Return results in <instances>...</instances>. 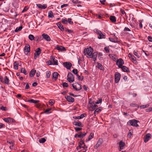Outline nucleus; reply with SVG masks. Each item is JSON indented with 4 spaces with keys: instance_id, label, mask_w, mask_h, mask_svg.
<instances>
[{
    "instance_id": "obj_1",
    "label": "nucleus",
    "mask_w": 152,
    "mask_h": 152,
    "mask_svg": "<svg viewBox=\"0 0 152 152\" xmlns=\"http://www.w3.org/2000/svg\"><path fill=\"white\" fill-rule=\"evenodd\" d=\"M84 51L85 55L87 54L88 56L87 57L89 58H92V54L93 51V49L92 48L89 47L86 49H85Z\"/></svg>"
},
{
    "instance_id": "obj_2",
    "label": "nucleus",
    "mask_w": 152,
    "mask_h": 152,
    "mask_svg": "<svg viewBox=\"0 0 152 152\" xmlns=\"http://www.w3.org/2000/svg\"><path fill=\"white\" fill-rule=\"evenodd\" d=\"M139 123L138 121L135 119L130 120L128 122L127 124L129 126H133L138 127L139 125L138 123Z\"/></svg>"
},
{
    "instance_id": "obj_3",
    "label": "nucleus",
    "mask_w": 152,
    "mask_h": 152,
    "mask_svg": "<svg viewBox=\"0 0 152 152\" xmlns=\"http://www.w3.org/2000/svg\"><path fill=\"white\" fill-rule=\"evenodd\" d=\"M67 80L69 83H71L73 82L74 81V77L73 74L71 72L68 73Z\"/></svg>"
},
{
    "instance_id": "obj_4",
    "label": "nucleus",
    "mask_w": 152,
    "mask_h": 152,
    "mask_svg": "<svg viewBox=\"0 0 152 152\" xmlns=\"http://www.w3.org/2000/svg\"><path fill=\"white\" fill-rule=\"evenodd\" d=\"M121 77V74L118 72H115V82L117 83L119 81Z\"/></svg>"
},
{
    "instance_id": "obj_5",
    "label": "nucleus",
    "mask_w": 152,
    "mask_h": 152,
    "mask_svg": "<svg viewBox=\"0 0 152 152\" xmlns=\"http://www.w3.org/2000/svg\"><path fill=\"white\" fill-rule=\"evenodd\" d=\"M72 86L73 88L77 91H79L81 88L80 85L78 83H73Z\"/></svg>"
},
{
    "instance_id": "obj_6",
    "label": "nucleus",
    "mask_w": 152,
    "mask_h": 152,
    "mask_svg": "<svg viewBox=\"0 0 152 152\" xmlns=\"http://www.w3.org/2000/svg\"><path fill=\"white\" fill-rule=\"evenodd\" d=\"M116 64L118 65V67H121L124 64V62L122 58H119L118 59L116 62Z\"/></svg>"
},
{
    "instance_id": "obj_7",
    "label": "nucleus",
    "mask_w": 152,
    "mask_h": 152,
    "mask_svg": "<svg viewBox=\"0 0 152 152\" xmlns=\"http://www.w3.org/2000/svg\"><path fill=\"white\" fill-rule=\"evenodd\" d=\"M24 51L26 55H27L28 53L30 52V47L29 44H27L24 47Z\"/></svg>"
},
{
    "instance_id": "obj_8",
    "label": "nucleus",
    "mask_w": 152,
    "mask_h": 152,
    "mask_svg": "<svg viewBox=\"0 0 152 152\" xmlns=\"http://www.w3.org/2000/svg\"><path fill=\"white\" fill-rule=\"evenodd\" d=\"M41 50L39 48H38L35 50V53H34V58L36 59L37 57L39 56L40 54Z\"/></svg>"
},
{
    "instance_id": "obj_9",
    "label": "nucleus",
    "mask_w": 152,
    "mask_h": 152,
    "mask_svg": "<svg viewBox=\"0 0 152 152\" xmlns=\"http://www.w3.org/2000/svg\"><path fill=\"white\" fill-rule=\"evenodd\" d=\"M63 65L64 67L68 69H70L72 64L70 62H66L63 63Z\"/></svg>"
},
{
    "instance_id": "obj_10",
    "label": "nucleus",
    "mask_w": 152,
    "mask_h": 152,
    "mask_svg": "<svg viewBox=\"0 0 152 152\" xmlns=\"http://www.w3.org/2000/svg\"><path fill=\"white\" fill-rule=\"evenodd\" d=\"M151 134L148 133L144 137V141L145 142H147L151 138Z\"/></svg>"
},
{
    "instance_id": "obj_11",
    "label": "nucleus",
    "mask_w": 152,
    "mask_h": 152,
    "mask_svg": "<svg viewBox=\"0 0 152 152\" xmlns=\"http://www.w3.org/2000/svg\"><path fill=\"white\" fill-rule=\"evenodd\" d=\"M102 139L101 138L99 139L97 141V144L94 146V148L96 149L97 148L102 144Z\"/></svg>"
},
{
    "instance_id": "obj_12",
    "label": "nucleus",
    "mask_w": 152,
    "mask_h": 152,
    "mask_svg": "<svg viewBox=\"0 0 152 152\" xmlns=\"http://www.w3.org/2000/svg\"><path fill=\"white\" fill-rule=\"evenodd\" d=\"M65 98L69 102H74V99L69 96H65Z\"/></svg>"
},
{
    "instance_id": "obj_13",
    "label": "nucleus",
    "mask_w": 152,
    "mask_h": 152,
    "mask_svg": "<svg viewBox=\"0 0 152 152\" xmlns=\"http://www.w3.org/2000/svg\"><path fill=\"white\" fill-rule=\"evenodd\" d=\"M43 38L48 41H50V38L48 34L44 33L42 35Z\"/></svg>"
},
{
    "instance_id": "obj_14",
    "label": "nucleus",
    "mask_w": 152,
    "mask_h": 152,
    "mask_svg": "<svg viewBox=\"0 0 152 152\" xmlns=\"http://www.w3.org/2000/svg\"><path fill=\"white\" fill-rule=\"evenodd\" d=\"M128 56L129 57L131 58V60L132 62L134 63H136L137 62L136 58L131 53H129Z\"/></svg>"
},
{
    "instance_id": "obj_15",
    "label": "nucleus",
    "mask_w": 152,
    "mask_h": 152,
    "mask_svg": "<svg viewBox=\"0 0 152 152\" xmlns=\"http://www.w3.org/2000/svg\"><path fill=\"white\" fill-rule=\"evenodd\" d=\"M73 125L75 126H78L80 127H83V125L82 124V123L78 121H75L73 122Z\"/></svg>"
},
{
    "instance_id": "obj_16",
    "label": "nucleus",
    "mask_w": 152,
    "mask_h": 152,
    "mask_svg": "<svg viewBox=\"0 0 152 152\" xmlns=\"http://www.w3.org/2000/svg\"><path fill=\"white\" fill-rule=\"evenodd\" d=\"M36 6L38 8L43 9H45L47 7V5L46 4H43L42 5L40 4H37Z\"/></svg>"
},
{
    "instance_id": "obj_17",
    "label": "nucleus",
    "mask_w": 152,
    "mask_h": 152,
    "mask_svg": "<svg viewBox=\"0 0 152 152\" xmlns=\"http://www.w3.org/2000/svg\"><path fill=\"white\" fill-rule=\"evenodd\" d=\"M10 80L7 76H5L4 78L3 81L2 82V83L7 85L9 84Z\"/></svg>"
},
{
    "instance_id": "obj_18",
    "label": "nucleus",
    "mask_w": 152,
    "mask_h": 152,
    "mask_svg": "<svg viewBox=\"0 0 152 152\" xmlns=\"http://www.w3.org/2000/svg\"><path fill=\"white\" fill-rule=\"evenodd\" d=\"M56 48L58 50L62 51L66 50L65 48L64 47H62V46H57Z\"/></svg>"
},
{
    "instance_id": "obj_19",
    "label": "nucleus",
    "mask_w": 152,
    "mask_h": 152,
    "mask_svg": "<svg viewBox=\"0 0 152 152\" xmlns=\"http://www.w3.org/2000/svg\"><path fill=\"white\" fill-rule=\"evenodd\" d=\"M119 68H121L124 72H129V68L125 66H122Z\"/></svg>"
},
{
    "instance_id": "obj_20",
    "label": "nucleus",
    "mask_w": 152,
    "mask_h": 152,
    "mask_svg": "<svg viewBox=\"0 0 152 152\" xmlns=\"http://www.w3.org/2000/svg\"><path fill=\"white\" fill-rule=\"evenodd\" d=\"M4 120L6 122H12L14 120L10 118H5L4 119Z\"/></svg>"
},
{
    "instance_id": "obj_21",
    "label": "nucleus",
    "mask_w": 152,
    "mask_h": 152,
    "mask_svg": "<svg viewBox=\"0 0 152 152\" xmlns=\"http://www.w3.org/2000/svg\"><path fill=\"white\" fill-rule=\"evenodd\" d=\"M125 145V143L124 142H123L122 141H120L119 143V147L120 149L119 151L122 149Z\"/></svg>"
},
{
    "instance_id": "obj_22",
    "label": "nucleus",
    "mask_w": 152,
    "mask_h": 152,
    "mask_svg": "<svg viewBox=\"0 0 152 152\" xmlns=\"http://www.w3.org/2000/svg\"><path fill=\"white\" fill-rule=\"evenodd\" d=\"M85 115L86 114L83 113L81 114L80 116L73 117V118L75 119H80L84 117Z\"/></svg>"
},
{
    "instance_id": "obj_23",
    "label": "nucleus",
    "mask_w": 152,
    "mask_h": 152,
    "mask_svg": "<svg viewBox=\"0 0 152 152\" xmlns=\"http://www.w3.org/2000/svg\"><path fill=\"white\" fill-rule=\"evenodd\" d=\"M97 55L98 53L97 52H94L92 54V58L94 61H95L96 60Z\"/></svg>"
},
{
    "instance_id": "obj_24",
    "label": "nucleus",
    "mask_w": 152,
    "mask_h": 152,
    "mask_svg": "<svg viewBox=\"0 0 152 152\" xmlns=\"http://www.w3.org/2000/svg\"><path fill=\"white\" fill-rule=\"evenodd\" d=\"M36 72V71L34 69H32L30 72L29 75L30 77H33L35 75Z\"/></svg>"
},
{
    "instance_id": "obj_25",
    "label": "nucleus",
    "mask_w": 152,
    "mask_h": 152,
    "mask_svg": "<svg viewBox=\"0 0 152 152\" xmlns=\"http://www.w3.org/2000/svg\"><path fill=\"white\" fill-rule=\"evenodd\" d=\"M57 25L58 26V28L61 30H64V28L63 26L60 22H58L57 23Z\"/></svg>"
},
{
    "instance_id": "obj_26",
    "label": "nucleus",
    "mask_w": 152,
    "mask_h": 152,
    "mask_svg": "<svg viewBox=\"0 0 152 152\" xmlns=\"http://www.w3.org/2000/svg\"><path fill=\"white\" fill-rule=\"evenodd\" d=\"M86 133H85V132L83 133L82 132H80L79 133V138H82L84 137L86 135Z\"/></svg>"
},
{
    "instance_id": "obj_27",
    "label": "nucleus",
    "mask_w": 152,
    "mask_h": 152,
    "mask_svg": "<svg viewBox=\"0 0 152 152\" xmlns=\"http://www.w3.org/2000/svg\"><path fill=\"white\" fill-rule=\"evenodd\" d=\"M110 19L112 22H115L116 21L115 17L114 16H111L110 17Z\"/></svg>"
},
{
    "instance_id": "obj_28",
    "label": "nucleus",
    "mask_w": 152,
    "mask_h": 152,
    "mask_svg": "<svg viewBox=\"0 0 152 152\" xmlns=\"http://www.w3.org/2000/svg\"><path fill=\"white\" fill-rule=\"evenodd\" d=\"M7 143H9L11 144V145L10 146V149H12L13 148V147L14 146V144L13 142L11 140H8L7 142Z\"/></svg>"
},
{
    "instance_id": "obj_29",
    "label": "nucleus",
    "mask_w": 152,
    "mask_h": 152,
    "mask_svg": "<svg viewBox=\"0 0 152 152\" xmlns=\"http://www.w3.org/2000/svg\"><path fill=\"white\" fill-rule=\"evenodd\" d=\"M105 35L103 34L102 32H101L99 34L98 37V38L99 39H102V38H104Z\"/></svg>"
},
{
    "instance_id": "obj_30",
    "label": "nucleus",
    "mask_w": 152,
    "mask_h": 152,
    "mask_svg": "<svg viewBox=\"0 0 152 152\" xmlns=\"http://www.w3.org/2000/svg\"><path fill=\"white\" fill-rule=\"evenodd\" d=\"M109 39L110 41L113 42H119V41H118L117 40V39H118L117 38L114 39V38H111V37H109Z\"/></svg>"
},
{
    "instance_id": "obj_31",
    "label": "nucleus",
    "mask_w": 152,
    "mask_h": 152,
    "mask_svg": "<svg viewBox=\"0 0 152 152\" xmlns=\"http://www.w3.org/2000/svg\"><path fill=\"white\" fill-rule=\"evenodd\" d=\"M48 17L50 18H53L54 16L52 11H49L48 13Z\"/></svg>"
},
{
    "instance_id": "obj_32",
    "label": "nucleus",
    "mask_w": 152,
    "mask_h": 152,
    "mask_svg": "<svg viewBox=\"0 0 152 152\" xmlns=\"http://www.w3.org/2000/svg\"><path fill=\"white\" fill-rule=\"evenodd\" d=\"M96 66L99 69L101 70H104V68L103 67V66L101 64L98 63Z\"/></svg>"
},
{
    "instance_id": "obj_33",
    "label": "nucleus",
    "mask_w": 152,
    "mask_h": 152,
    "mask_svg": "<svg viewBox=\"0 0 152 152\" xmlns=\"http://www.w3.org/2000/svg\"><path fill=\"white\" fill-rule=\"evenodd\" d=\"M94 134L93 133H91L88 137V139H87L86 141L87 142L91 140L94 137Z\"/></svg>"
},
{
    "instance_id": "obj_34",
    "label": "nucleus",
    "mask_w": 152,
    "mask_h": 152,
    "mask_svg": "<svg viewBox=\"0 0 152 152\" xmlns=\"http://www.w3.org/2000/svg\"><path fill=\"white\" fill-rule=\"evenodd\" d=\"M39 100H35L33 99H31L28 101V102L31 103H37L39 102Z\"/></svg>"
},
{
    "instance_id": "obj_35",
    "label": "nucleus",
    "mask_w": 152,
    "mask_h": 152,
    "mask_svg": "<svg viewBox=\"0 0 152 152\" xmlns=\"http://www.w3.org/2000/svg\"><path fill=\"white\" fill-rule=\"evenodd\" d=\"M58 74L56 72H55L53 73V77L54 78L55 80H56L58 78Z\"/></svg>"
},
{
    "instance_id": "obj_36",
    "label": "nucleus",
    "mask_w": 152,
    "mask_h": 152,
    "mask_svg": "<svg viewBox=\"0 0 152 152\" xmlns=\"http://www.w3.org/2000/svg\"><path fill=\"white\" fill-rule=\"evenodd\" d=\"M14 68L15 70H17L18 69V65L17 61H15L14 63Z\"/></svg>"
},
{
    "instance_id": "obj_37",
    "label": "nucleus",
    "mask_w": 152,
    "mask_h": 152,
    "mask_svg": "<svg viewBox=\"0 0 152 152\" xmlns=\"http://www.w3.org/2000/svg\"><path fill=\"white\" fill-rule=\"evenodd\" d=\"M20 71L21 73H23L24 75H26L27 73L26 72V69L25 68H22L21 69Z\"/></svg>"
},
{
    "instance_id": "obj_38",
    "label": "nucleus",
    "mask_w": 152,
    "mask_h": 152,
    "mask_svg": "<svg viewBox=\"0 0 152 152\" xmlns=\"http://www.w3.org/2000/svg\"><path fill=\"white\" fill-rule=\"evenodd\" d=\"M22 26H21L19 27H17L16 28V29L15 30V32H18L19 31H20L21 30V29L22 28Z\"/></svg>"
},
{
    "instance_id": "obj_39",
    "label": "nucleus",
    "mask_w": 152,
    "mask_h": 152,
    "mask_svg": "<svg viewBox=\"0 0 152 152\" xmlns=\"http://www.w3.org/2000/svg\"><path fill=\"white\" fill-rule=\"evenodd\" d=\"M49 104L52 106L55 103V101L53 99H50L49 102Z\"/></svg>"
},
{
    "instance_id": "obj_40",
    "label": "nucleus",
    "mask_w": 152,
    "mask_h": 152,
    "mask_svg": "<svg viewBox=\"0 0 152 152\" xmlns=\"http://www.w3.org/2000/svg\"><path fill=\"white\" fill-rule=\"evenodd\" d=\"M46 140V139L45 138H41L39 140V142L40 143H44Z\"/></svg>"
},
{
    "instance_id": "obj_41",
    "label": "nucleus",
    "mask_w": 152,
    "mask_h": 152,
    "mask_svg": "<svg viewBox=\"0 0 152 152\" xmlns=\"http://www.w3.org/2000/svg\"><path fill=\"white\" fill-rule=\"evenodd\" d=\"M28 38L31 40H33L34 39V36L32 34H30L28 36Z\"/></svg>"
},
{
    "instance_id": "obj_42",
    "label": "nucleus",
    "mask_w": 152,
    "mask_h": 152,
    "mask_svg": "<svg viewBox=\"0 0 152 152\" xmlns=\"http://www.w3.org/2000/svg\"><path fill=\"white\" fill-rule=\"evenodd\" d=\"M51 110V108H49L48 109L46 110H45L44 112H42L41 113H46V114H48L50 113L49 112Z\"/></svg>"
},
{
    "instance_id": "obj_43",
    "label": "nucleus",
    "mask_w": 152,
    "mask_h": 152,
    "mask_svg": "<svg viewBox=\"0 0 152 152\" xmlns=\"http://www.w3.org/2000/svg\"><path fill=\"white\" fill-rule=\"evenodd\" d=\"M51 72L50 71H48L46 72V77L47 78H49L50 77Z\"/></svg>"
},
{
    "instance_id": "obj_44",
    "label": "nucleus",
    "mask_w": 152,
    "mask_h": 152,
    "mask_svg": "<svg viewBox=\"0 0 152 152\" xmlns=\"http://www.w3.org/2000/svg\"><path fill=\"white\" fill-rule=\"evenodd\" d=\"M102 110V108L101 107H99V108L96 109L95 110V112H97V113H98L100 112Z\"/></svg>"
},
{
    "instance_id": "obj_45",
    "label": "nucleus",
    "mask_w": 152,
    "mask_h": 152,
    "mask_svg": "<svg viewBox=\"0 0 152 152\" xmlns=\"http://www.w3.org/2000/svg\"><path fill=\"white\" fill-rule=\"evenodd\" d=\"M53 64L54 65H58V61L56 59H53Z\"/></svg>"
},
{
    "instance_id": "obj_46",
    "label": "nucleus",
    "mask_w": 152,
    "mask_h": 152,
    "mask_svg": "<svg viewBox=\"0 0 152 152\" xmlns=\"http://www.w3.org/2000/svg\"><path fill=\"white\" fill-rule=\"evenodd\" d=\"M28 8H29V7H27V6L25 7H24L23 10L22 11V13H23V12H26V11H27V10H28Z\"/></svg>"
},
{
    "instance_id": "obj_47",
    "label": "nucleus",
    "mask_w": 152,
    "mask_h": 152,
    "mask_svg": "<svg viewBox=\"0 0 152 152\" xmlns=\"http://www.w3.org/2000/svg\"><path fill=\"white\" fill-rule=\"evenodd\" d=\"M132 131L130 130L129 132V133H128V137L129 138H131V135H132Z\"/></svg>"
},
{
    "instance_id": "obj_48",
    "label": "nucleus",
    "mask_w": 152,
    "mask_h": 152,
    "mask_svg": "<svg viewBox=\"0 0 152 152\" xmlns=\"http://www.w3.org/2000/svg\"><path fill=\"white\" fill-rule=\"evenodd\" d=\"M95 106H94L93 105L91 106L89 108L90 110L91 111H92L94 110H95Z\"/></svg>"
},
{
    "instance_id": "obj_49",
    "label": "nucleus",
    "mask_w": 152,
    "mask_h": 152,
    "mask_svg": "<svg viewBox=\"0 0 152 152\" xmlns=\"http://www.w3.org/2000/svg\"><path fill=\"white\" fill-rule=\"evenodd\" d=\"M75 129L76 132H78L81 130H82V128L77 127L75 128Z\"/></svg>"
},
{
    "instance_id": "obj_50",
    "label": "nucleus",
    "mask_w": 152,
    "mask_h": 152,
    "mask_svg": "<svg viewBox=\"0 0 152 152\" xmlns=\"http://www.w3.org/2000/svg\"><path fill=\"white\" fill-rule=\"evenodd\" d=\"M94 31L95 32H96L98 35L101 32V31H100L97 29H94Z\"/></svg>"
},
{
    "instance_id": "obj_51",
    "label": "nucleus",
    "mask_w": 152,
    "mask_h": 152,
    "mask_svg": "<svg viewBox=\"0 0 152 152\" xmlns=\"http://www.w3.org/2000/svg\"><path fill=\"white\" fill-rule=\"evenodd\" d=\"M62 22L64 24H66L67 22V20L66 19H62Z\"/></svg>"
},
{
    "instance_id": "obj_52",
    "label": "nucleus",
    "mask_w": 152,
    "mask_h": 152,
    "mask_svg": "<svg viewBox=\"0 0 152 152\" xmlns=\"http://www.w3.org/2000/svg\"><path fill=\"white\" fill-rule=\"evenodd\" d=\"M130 105L133 107H137L138 106L135 103H132L130 104Z\"/></svg>"
},
{
    "instance_id": "obj_53",
    "label": "nucleus",
    "mask_w": 152,
    "mask_h": 152,
    "mask_svg": "<svg viewBox=\"0 0 152 152\" xmlns=\"http://www.w3.org/2000/svg\"><path fill=\"white\" fill-rule=\"evenodd\" d=\"M84 146H82V148H83L85 149V151H83V152H85L87 150V146H86V145H85V144H84Z\"/></svg>"
},
{
    "instance_id": "obj_54",
    "label": "nucleus",
    "mask_w": 152,
    "mask_h": 152,
    "mask_svg": "<svg viewBox=\"0 0 152 152\" xmlns=\"http://www.w3.org/2000/svg\"><path fill=\"white\" fill-rule=\"evenodd\" d=\"M73 73L75 75H77V70L76 69H74L72 70Z\"/></svg>"
},
{
    "instance_id": "obj_55",
    "label": "nucleus",
    "mask_w": 152,
    "mask_h": 152,
    "mask_svg": "<svg viewBox=\"0 0 152 152\" xmlns=\"http://www.w3.org/2000/svg\"><path fill=\"white\" fill-rule=\"evenodd\" d=\"M102 101V99L101 98L99 99L98 100L95 102L96 104H99V103H101Z\"/></svg>"
},
{
    "instance_id": "obj_56",
    "label": "nucleus",
    "mask_w": 152,
    "mask_h": 152,
    "mask_svg": "<svg viewBox=\"0 0 152 152\" xmlns=\"http://www.w3.org/2000/svg\"><path fill=\"white\" fill-rule=\"evenodd\" d=\"M84 144V141L83 140H82L80 141L79 145H80V146H81L82 145Z\"/></svg>"
},
{
    "instance_id": "obj_57",
    "label": "nucleus",
    "mask_w": 152,
    "mask_h": 152,
    "mask_svg": "<svg viewBox=\"0 0 152 152\" xmlns=\"http://www.w3.org/2000/svg\"><path fill=\"white\" fill-rule=\"evenodd\" d=\"M104 49L107 53H109V49L108 47H105Z\"/></svg>"
},
{
    "instance_id": "obj_58",
    "label": "nucleus",
    "mask_w": 152,
    "mask_h": 152,
    "mask_svg": "<svg viewBox=\"0 0 152 152\" xmlns=\"http://www.w3.org/2000/svg\"><path fill=\"white\" fill-rule=\"evenodd\" d=\"M63 86L64 87H67L68 86V84L67 83H66V82H64V83L63 84Z\"/></svg>"
},
{
    "instance_id": "obj_59",
    "label": "nucleus",
    "mask_w": 152,
    "mask_h": 152,
    "mask_svg": "<svg viewBox=\"0 0 152 152\" xmlns=\"http://www.w3.org/2000/svg\"><path fill=\"white\" fill-rule=\"evenodd\" d=\"M124 31H130L131 30L128 28L125 27L124 28Z\"/></svg>"
},
{
    "instance_id": "obj_60",
    "label": "nucleus",
    "mask_w": 152,
    "mask_h": 152,
    "mask_svg": "<svg viewBox=\"0 0 152 152\" xmlns=\"http://www.w3.org/2000/svg\"><path fill=\"white\" fill-rule=\"evenodd\" d=\"M148 39L149 41L150 42H152V37L150 36H148Z\"/></svg>"
},
{
    "instance_id": "obj_61",
    "label": "nucleus",
    "mask_w": 152,
    "mask_h": 152,
    "mask_svg": "<svg viewBox=\"0 0 152 152\" xmlns=\"http://www.w3.org/2000/svg\"><path fill=\"white\" fill-rule=\"evenodd\" d=\"M1 109L3 110L6 111L7 110V107H4L3 106H1Z\"/></svg>"
},
{
    "instance_id": "obj_62",
    "label": "nucleus",
    "mask_w": 152,
    "mask_h": 152,
    "mask_svg": "<svg viewBox=\"0 0 152 152\" xmlns=\"http://www.w3.org/2000/svg\"><path fill=\"white\" fill-rule=\"evenodd\" d=\"M68 22L70 24H72L73 23V22L72 21V19L71 18L68 19Z\"/></svg>"
},
{
    "instance_id": "obj_63",
    "label": "nucleus",
    "mask_w": 152,
    "mask_h": 152,
    "mask_svg": "<svg viewBox=\"0 0 152 152\" xmlns=\"http://www.w3.org/2000/svg\"><path fill=\"white\" fill-rule=\"evenodd\" d=\"M146 112H149L152 111V107L149 108L148 109H145Z\"/></svg>"
},
{
    "instance_id": "obj_64",
    "label": "nucleus",
    "mask_w": 152,
    "mask_h": 152,
    "mask_svg": "<svg viewBox=\"0 0 152 152\" xmlns=\"http://www.w3.org/2000/svg\"><path fill=\"white\" fill-rule=\"evenodd\" d=\"M72 2L75 4L78 3V1L77 0H72Z\"/></svg>"
}]
</instances>
